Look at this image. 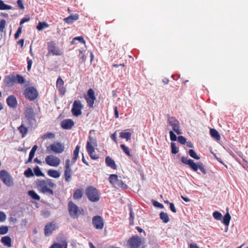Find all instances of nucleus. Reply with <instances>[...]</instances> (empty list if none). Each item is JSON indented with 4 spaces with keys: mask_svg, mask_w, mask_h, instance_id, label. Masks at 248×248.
<instances>
[{
    "mask_svg": "<svg viewBox=\"0 0 248 248\" xmlns=\"http://www.w3.org/2000/svg\"><path fill=\"white\" fill-rule=\"evenodd\" d=\"M177 139L176 135L171 131V141H176Z\"/></svg>",
    "mask_w": 248,
    "mask_h": 248,
    "instance_id": "obj_58",
    "label": "nucleus"
},
{
    "mask_svg": "<svg viewBox=\"0 0 248 248\" xmlns=\"http://www.w3.org/2000/svg\"><path fill=\"white\" fill-rule=\"evenodd\" d=\"M57 228V224L54 222H49L45 226L44 233L46 236H50L53 232Z\"/></svg>",
    "mask_w": 248,
    "mask_h": 248,
    "instance_id": "obj_15",
    "label": "nucleus"
},
{
    "mask_svg": "<svg viewBox=\"0 0 248 248\" xmlns=\"http://www.w3.org/2000/svg\"><path fill=\"white\" fill-rule=\"evenodd\" d=\"M105 162L107 166L111 168L112 169L115 170L117 169V165L115 161L109 156H108L105 158Z\"/></svg>",
    "mask_w": 248,
    "mask_h": 248,
    "instance_id": "obj_23",
    "label": "nucleus"
},
{
    "mask_svg": "<svg viewBox=\"0 0 248 248\" xmlns=\"http://www.w3.org/2000/svg\"><path fill=\"white\" fill-rule=\"evenodd\" d=\"M83 108V106L81 104L79 100H75L74 102L73 107L72 108V113L75 116L78 117L82 113L81 109Z\"/></svg>",
    "mask_w": 248,
    "mask_h": 248,
    "instance_id": "obj_9",
    "label": "nucleus"
},
{
    "mask_svg": "<svg viewBox=\"0 0 248 248\" xmlns=\"http://www.w3.org/2000/svg\"><path fill=\"white\" fill-rule=\"evenodd\" d=\"M88 106L89 108H93L96 97L94 95V91L90 88L87 91V96L85 97Z\"/></svg>",
    "mask_w": 248,
    "mask_h": 248,
    "instance_id": "obj_12",
    "label": "nucleus"
},
{
    "mask_svg": "<svg viewBox=\"0 0 248 248\" xmlns=\"http://www.w3.org/2000/svg\"><path fill=\"white\" fill-rule=\"evenodd\" d=\"M92 223L94 227L97 230H101L104 227L103 218L99 216H95L93 217Z\"/></svg>",
    "mask_w": 248,
    "mask_h": 248,
    "instance_id": "obj_14",
    "label": "nucleus"
},
{
    "mask_svg": "<svg viewBox=\"0 0 248 248\" xmlns=\"http://www.w3.org/2000/svg\"><path fill=\"white\" fill-rule=\"evenodd\" d=\"M74 125V122L71 119H65L61 122V127L64 129H70Z\"/></svg>",
    "mask_w": 248,
    "mask_h": 248,
    "instance_id": "obj_20",
    "label": "nucleus"
},
{
    "mask_svg": "<svg viewBox=\"0 0 248 248\" xmlns=\"http://www.w3.org/2000/svg\"><path fill=\"white\" fill-rule=\"evenodd\" d=\"M12 9V7L11 6L5 4L2 0H0V10H11Z\"/></svg>",
    "mask_w": 248,
    "mask_h": 248,
    "instance_id": "obj_35",
    "label": "nucleus"
},
{
    "mask_svg": "<svg viewBox=\"0 0 248 248\" xmlns=\"http://www.w3.org/2000/svg\"><path fill=\"white\" fill-rule=\"evenodd\" d=\"M80 146L79 145H77L73 152V157L72 160V163L75 164L77 161V158L78 156V153L79 151Z\"/></svg>",
    "mask_w": 248,
    "mask_h": 248,
    "instance_id": "obj_30",
    "label": "nucleus"
},
{
    "mask_svg": "<svg viewBox=\"0 0 248 248\" xmlns=\"http://www.w3.org/2000/svg\"><path fill=\"white\" fill-rule=\"evenodd\" d=\"M119 180V179L116 174H110L109 176V181L114 187H115L117 183H118Z\"/></svg>",
    "mask_w": 248,
    "mask_h": 248,
    "instance_id": "obj_25",
    "label": "nucleus"
},
{
    "mask_svg": "<svg viewBox=\"0 0 248 248\" xmlns=\"http://www.w3.org/2000/svg\"><path fill=\"white\" fill-rule=\"evenodd\" d=\"M171 126H172V129L177 134L180 135L182 134L181 131L180 129L179 122L176 119H173L172 118Z\"/></svg>",
    "mask_w": 248,
    "mask_h": 248,
    "instance_id": "obj_22",
    "label": "nucleus"
},
{
    "mask_svg": "<svg viewBox=\"0 0 248 248\" xmlns=\"http://www.w3.org/2000/svg\"><path fill=\"white\" fill-rule=\"evenodd\" d=\"M0 179L2 182L7 186L10 187L14 185V181L12 177L8 172L3 170L0 171Z\"/></svg>",
    "mask_w": 248,
    "mask_h": 248,
    "instance_id": "obj_6",
    "label": "nucleus"
},
{
    "mask_svg": "<svg viewBox=\"0 0 248 248\" xmlns=\"http://www.w3.org/2000/svg\"><path fill=\"white\" fill-rule=\"evenodd\" d=\"M189 155L192 158L199 160L200 159V157L197 155L195 151L193 149H190L188 151Z\"/></svg>",
    "mask_w": 248,
    "mask_h": 248,
    "instance_id": "obj_43",
    "label": "nucleus"
},
{
    "mask_svg": "<svg viewBox=\"0 0 248 248\" xmlns=\"http://www.w3.org/2000/svg\"><path fill=\"white\" fill-rule=\"evenodd\" d=\"M16 83L20 84H23L25 83V79L24 78L20 75H16Z\"/></svg>",
    "mask_w": 248,
    "mask_h": 248,
    "instance_id": "obj_37",
    "label": "nucleus"
},
{
    "mask_svg": "<svg viewBox=\"0 0 248 248\" xmlns=\"http://www.w3.org/2000/svg\"><path fill=\"white\" fill-rule=\"evenodd\" d=\"M86 149L90 157L93 160H96L99 158L98 155L95 153V150L93 146L91 145L89 142L86 145Z\"/></svg>",
    "mask_w": 248,
    "mask_h": 248,
    "instance_id": "obj_18",
    "label": "nucleus"
},
{
    "mask_svg": "<svg viewBox=\"0 0 248 248\" xmlns=\"http://www.w3.org/2000/svg\"><path fill=\"white\" fill-rule=\"evenodd\" d=\"M120 147L123 152L128 156H132V155L130 154L129 150L124 144H121Z\"/></svg>",
    "mask_w": 248,
    "mask_h": 248,
    "instance_id": "obj_41",
    "label": "nucleus"
},
{
    "mask_svg": "<svg viewBox=\"0 0 248 248\" xmlns=\"http://www.w3.org/2000/svg\"><path fill=\"white\" fill-rule=\"evenodd\" d=\"M160 217L164 223H167L169 221V217L168 214L163 212L160 213Z\"/></svg>",
    "mask_w": 248,
    "mask_h": 248,
    "instance_id": "obj_39",
    "label": "nucleus"
},
{
    "mask_svg": "<svg viewBox=\"0 0 248 248\" xmlns=\"http://www.w3.org/2000/svg\"><path fill=\"white\" fill-rule=\"evenodd\" d=\"M47 174L48 175V176H49L50 177L54 178H58L61 175V173L60 172H59L58 171H57L56 170H52V169L49 170L47 171Z\"/></svg>",
    "mask_w": 248,
    "mask_h": 248,
    "instance_id": "obj_26",
    "label": "nucleus"
},
{
    "mask_svg": "<svg viewBox=\"0 0 248 248\" xmlns=\"http://www.w3.org/2000/svg\"><path fill=\"white\" fill-rule=\"evenodd\" d=\"M117 187L123 188H127V186L125 183H124L122 180L119 179L118 183H117L115 186V187Z\"/></svg>",
    "mask_w": 248,
    "mask_h": 248,
    "instance_id": "obj_45",
    "label": "nucleus"
},
{
    "mask_svg": "<svg viewBox=\"0 0 248 248\" xmlns=\"http://www.w3.org/2000/svg\"><path fill=\"white\" fill-rule=\"evenodd\" d=\"M37 148H38L37 145H34L32 147V149H31V151L30 152L29 155H31V156H34V155H35V153Z\"/></svg>",
    "mask_w": 248,
    "mask_h": 248,
    "instance_id": "obj_52",
    "label": "nucleus"
},
{
    "mask_svg": "<svg viewBox=\"0 0 248 248\" xmlns=\"http://www.w3.org/2000/svg\"><path fill=\"white\" fill-rule=\"evenodd\" d=\"M210 133L211 137L216 140H220V136L219 134V133L216 129L214 128L210 129Z\"/></svg>",
    "mask_w": 248,
    "mask_h": 248,
    "instance_id": "obj_29",
    "label": "nucleus"
},
{
    "mask_svg": "<svg viewBox=\"0 0 248 248\" xmlns=\"http://www.w3.org/2000/svg\"><path fill=\"white\" fill-rule=\"evenodd\" d=\"M86 195L88 199L92 202H96L100 199L98 190L92 186H89L86 189Z\"/></svg>",
    "mask_w": 248,
    "mask_h": 248,
    "instance_id": "obj_5",
    "label": "nucleus"
},
{
    "mask_svg": "<svg viewBox=\"0 0 248 248\" xmlns=\"http://www.w3.org/2000/svg\"><path fill=\"white\" fill-rule=\"evenodd\" d=\"M18 130L22 134V138L25 137L28 131V128L25 126V124L23 123H22L21 125L18 127Z\"/></svg>",
    "mask_w": 248,
    "mask_h": 248,
    "instance_id": "obj_28",
    "label": "nucleus"
},
{
    "mask_svg": "<svg viewBox=\"0 0 248 248\" xmlns=\"http://www.w3.org/2000/svg\"><path fill=\"white\" fill-rule=\"evenodd\" d=\"M82 195L83 193L81 190L77 189L74 193L73 198L75 200H79L82 198Z\"/></svg>",
    "mask_w": 248,
    "mask_h": 248,
    "instance_id": "obj_32",
    "label": "nucleus"
},
{
    "mask_svg": "<svg viewBox=\"0 0 248 248\" xmlns=\"http://www.w3.org/2000/svg\"><path fill=\"white\" fill-rule=\"evenodd\" d=\"M82 162L85 164H86V165L87 166H89V164L88 163V162L86 160V159H85L84 158V155L83 154H82Z\"/></svg>",
    "mask_w": 248,
    "mask_h": 248,
    "instance_id": "obj_63",
    "label": "nucleus"
},
{
    "mask_svg": "<svg viewBox=\"0 0 248 248\" xmlns=\"http://www.w3.org/2000/svg\"><path fill=\"white\" fill-rule=\"evenodd\" d=\"M6 214L3 212L0 211V222H4L6 220Z\"/></svg>",
    "mask_w": 248,
    "mask_h": 248,
    "instance_id": "obj_51",
    "label": "nucleus"
},
{
    "mask_svg": "<svg viewBox=\"0 0 248 248\" xmlns=\"http://www.w3.org/2000/svg\"><path fill=\"white\" fill-rule=\"evenodd\" d=\"M179 152L178 148L175 146L174 143H171V153L176 154Z\"/></svg>",
    "mask_w": 248,
    "mask_h": 248,
    "instance_id": "obj_49",
    "label": "nucleus"
},
{
    "mask_svg": "<svg viewBox=\"0 0 248 248\" xmlns=\"http://www.w3.org/2000/svg\"><path fill=\"white\" fill-rule=\"evenodd\" d=\"M49 25L46 22H39L36 26V29L38 31H42L48 28Z\"/></svg>",
    "mask_w": 248,
    "mask_h": 248,
    "instance_id": "obj_31",
    "label": "nucleus"
},
{
    "mask_svg": "<svg viewBox=\"0 0 248 248\" xmlns=\"http://www.w3.org/2000/svg\"><path fill=\"white\" fill-rule=\"evenodd\" d=\"M4 82L7 86H12L15 83H16V74L13 73L12 74L6 76L4 79Z\"/></svg>",
    "mask_w": 248,
    "mask_h": 248,
    "instance_id": "obj_19",
    "label": "nucleus"
},
{
    "mask_svg": "<svg viewBox=\"0 0 248 248\" xmlns=\"http://www.w3.org/2000/svg\"><path fill=\"white\" fill-rule=\"evenodd\" d=\"M131 136V133L130 132H121L120 134V137L126 139L127 141L130 139Z\"/></svg>",
    "mask_w": 248,
    "mask_h": 248,
    "instance_id": "obj_36",
    "label": "nucleus"
},
{
    "mask_svg": "<svg viewBox=\"0 0 248 248\" xmlns=\"http://www.w3.org/2000/svg\"><path fill=\"white\" fill-rule=\"evenodd\" d=\"M213 216L215 219L217 220H221L222 217V214L218 211H215L213 214Z\"/></svg>",
    "mask_w": 248,
    "mask_h": 248,
    "instance_id": "obj_46",
    "label": "nucleus"
},
{
    "mask_svg": "<svg viewBox=\"0 0 248 248\" xmlns=\"http://www.w3.org/2000/svg\"><path fill=\"white\" fill-rule=\"evenodd\" d=\"M35 185L39 192L49 196L54 195V191L51 189L56 186V184L49 178L45 180L38 179L35 181Z\"/></svg>",
    "mask_w": 248,
    "mask_h": 248,
    "instance_id": "obj_1",
    "label": "nucleus"
},
{
    "mask_svg": "<svg viewBox=\"0 0 248 248\" xmlns=\"http://www.w3.org/2000/svg\"><path fill=\"white\" fill-rule=\"evenodd\" d=\"M45 161L48 165L52 167H57L61 162L59 157L53 155L46 156L45 158Z\"/></svg>",
    "mask_w": 248,
    "mask_h": 248,
    "instance_id": "obj_11",
    "label": "nucleus"
},
{
    "mask_svg": "<svg viewBox=\"0 0 248 248\" xmlns=\"http://www.w3.org/2000/svg\"><path fill=\"white\" fill-rule=\"evenodd\" d=\"M181 198L184 201H185L186 202H188L190 201V200L188 198L186 197H184L183 196H181Z\"/></svg>",
    "mask_w": 248,
    "mask_h": 248,
    "instance_id": "obj_62",
    "label": "nucleus"
},
{
    "mask_svg": "<svg viewBox=\"0 0 248 248\" xmlns=\"http://www.w3.org/2000/svg\"><path fill=\"white\" fill-rule=\"evenodd\" d=\"M181 161L183 163L188 165L189 168L194 171H197L199 169L204 174L207 173L204 166L202 162L196 163L193 160L184 156L181 157Z\"/></svg>",
    "mask_w": 248,
    "mask_h": 248,
    "instance_id": "obj_2",
    "label": "nucleus"
},
{
    "mask_svg": "<svg viewBox=\"0 0 248 248\" xmlns=\"http://www.w3.org/2000/svg\"><path fill=\"white\" fill-rule=\"evenodd\" d=\"M28 194L33 200L39 201L40 199V197L34 190L29 191Z\"/></svg>",
    "mask_w": 248,
    "mask_h": 248,
    "instance_id": "obj_33",
    "label": "nucleus"
},
{
    "mask_svg": "<svg viewBox=\"0 0 248 248\" xmlns=\"http://www.w3.org/2000/svg\"><path fill=\"white\" fill-rule=\"evenodd\" d=\"M34 175L35 174L37 176H45V174L43 173L39 166H36L33 170Z\"/></svg>",
    "mask_w": 248,
    "mask_h": 248,
    "instance_id": "obj_34",
    "label": "nucleus"
},
{
    "mask_svg": "<svg viewBox=\"0 0 248 248\" xmlns=\"http://www.w3.org/2000/svg\"><path fill=\"white\" fill-rule=\"evenodd\" d=\"M141 244V238L137 235L132 236L127 241V244L131 248H139Z\"/></svg>",
    "mask_w": 248,
    "mask_h": 248,
    "instance_id": "obj_8",
    "label": "nucleus"
},
{
    "mask_svg": "<svg viewBox=\"0 0 248 248\" xmlns=\"http://www.w3.org/2000/svg\"><path fill=\"white\" fill-rule=\"evenodd\" d=\"M152 203L153 205L155 207L159 208H163L164 207V206L162 203L158 202L156 201L152 200Z\"/></svg>",
    "mask_w": 248,
    "mask_h": 248,
    "instance_id": "obj_48",
    "label": "nucleus"
},
{
    "mask_svg": "<svg viewBox=\"0 0 248 248\" xmlns=\"http://www.w3.org/2000/svg\"><path fill=\"white\" fill-rule=\"evenodd\" d=\"M50 248H62V246L59 243H55L50 247Z\"/></svg>",
    "mask_w": 248,
    "mask_h": 248,
    "instance_id": "obj_56",
    "label": "nucleus"
},
{
    "mask_svg": "<svg viewBox=\"0 0 248 248\" xmlns=\"http://www.w3.org/2000/svg\"><path fill=\"white\" fill-rule=\"evenodd\" d=\"M114 115H115V118H118L119 117V112L117 110V107H114Z\"/></svg>",
    "mask_w": 248,
    "mask_h": 248,
    "instance_id": "obj_59",
    "label": "nucleus"
},
{
    "mask_svg": "<svg viewBox=\"0 0 248 248\" xmlns=\"http://www.w3.org/2000/svg\"><path fill=\"white\" fill-rule=\"evenodd\" d=\"M79 18L78 14L71 15L64 19V21L68 24H71L74 21L77 20Z\"/></svg>",
    "mask_w": 248,
    "mask_h": 248,
    "instance_id": "obj_24",
    "label": "nucleus"
},
{
    "mask_svg": "<svg viewBox=\"0 0 248 248\" xmlns=\"http://www.w3.org/2000/svg\"><path fill=\"white\" fill-rule=\"evenodd\" d=\"M178 140L181 144L184 145L186 143V139L182 136H179L178 137Z\"/></svg>",
    "mask_w": 248,
    "mask_h": 248,
    "instance_id": "obj_50",
    "label": "nucleus"
},
{
    "mask_svg": "<svg viewBox=\"0 0 248 248\" xmlns=\"http://www.w3.org/2000/svg\"><path fill=\"white\" fill-rule=\"evenodd\" d=\"M68 209L70 216L73 218H77L79 215H84V210L83 208L79 209L73 202L70 201L68 203Z\"/></svg>",
    "mask_w": 248,
    "mask_h": 248,
    "instance_id": "obj_3",
    "label": "nucleus"
},
{
    "mask_svg": "<svg viewBox=\"0 0 248 248\" xmlns=\"http://www.w3.org/2000/svg\"><path fill=\"white\" fill-rule=\"evenodd\" d=\"M24 175L27 178H30L34 176V173L31 168H28L24 172Z\"/></svg>",
    "mask_w": 248,
    "mask_h": 248,
    "instance_id": "obj_40",
    "label": "nucleus"
},
{
    "mask_svg": "<svg viewBox=\"0 0 248 248\" xmlns=\"http://www.w3.org/2000/svg\"><path fill=\"white\" fill-rule=\"evenodd\" d=\"M33 157H34L33 156H31V155H29V157L28 160L25 162V164H27L28 163L31 162Z\"/></svg>",
    "mask_w": 248,
    "mask_h": 248,
    "instance_id": "obj_60",
    "label": "nucleus"
},
{
    "mask_svg": "<svg viewBox=\"0 0 248 248\" xmlns=\"http://www.w3.org/2000/svg\"><path fill=\"white\" fill-rule=\"evenodd\" d=\"M24 40L23 39H22L21 40H20L18 42V44L20 45L21 46V47L23 46V44H24Z\"/></svg>",
    "mask_w": 248,
    "mask_h": 248,
    "instance_id": "obj_64",
    "label": "nucleus"
},
{
    "mask_svg": "<svg viewBox=\"0 0 248 248\" xmlns=\"http://www.w3.org/2000/svg\"><path fill=\"white\" fill-rule=\"evenodd\" d=\"M7 105L12 108H16L17 105V102L16 97L13 95L9 96L7 99Z\"/></svg>",
    "mask_w": 248,
    "mask_h": 248,
    "instance_id": "obj_21",
    "label": "nucleus"
},
{
    "mask_svg": "<svg viewBox=\"0 0 248 248\" xmlns=\"http://www.w3.org/2000/svg\"><path fill=\"white\" fill-rule=\"evenodd\" d=\"M89 140L87 141V144L89 142L91 145L97 146V143L96 139L95 138H93L92 136H89Z\"/></svg>",
    "mask_w": 248,
    "mask_h": 248,
    "instance_id": "obj_42",
    "label": "nucleus"
},
{
    "mask_svg": "<svg viewBox=\"0 0 248 248\" xmlns=\"http://www.w3.org/2000/svg\"><path fill=\"white\" fill-rule=\"evenodd\" d=\"M70 160L67 159L65 161V170L64 172V179L65 181L69 182L70 181L72 175V170L70 167Z\"/></svg>",
    "mask_w": 248,
    "mask_h": 248,
    "instance_id": "obj_16",
    "label": "nucleus"
},
{
    "mask_svg": "<svg viewBox=\"0 0 248 248\" xmlns=\"http://www.w3.org/2000/svg\"><path fill=\"white\" fill-rule=\"evenodd\" d=\"M26 120L25 123L29 127H33L35 125L36 119L34 109L32 108H27L25 112Z\"/></svg>",
    "mask_w": 248,
    "mask_h": 248,
    "instance_id": "obj_4",
    "label": "nucleus"
},
{
    "mask_svg": "<svg viewBox=\"0 0 248 248\" xmlns=\"http://www.w3.org/2000/svg\"><path fill=\"white\" fill-rule=\"evenodd\" d=\"M48 149L56 154H60L64 151L65 147L63 143L59 142H55L50 144L49 147L47 148V150Z\"/></svg>",
    "mask_w": 248,
    "mask_h": 248,
    "instance_id": "obj_10",
    "label": "nucleus"
},
{
    "mask_svg": "<svg viewBox=\"0 0 248 248\" xmlns=\"http://www.w3.org/2000/svg\"><path fill=\"white\" fill-rule=\"evenodd\" d=\"M47 49L49 53L53 55L60 56L62 54L59 47L56 46L55 43L53 41L47 43Z\"/></svg>",
    "mask_w": 248,
    "mask_h": 248,
    "instance_id": "obj_13",
    "label": "nucleus"
},
{
    "mask_svg": "<svg viewBox=\"0 0 248 248\" xmlns=\"http://www.w3.org/2000/svg\"><path fill=\"white\" fill-rule=\"evenodd\" d=\"M189 247H190V248H200L199 247H198L197 245L195 243L191 244L190 245Z\"/></svg>",
    "mask_w": 248,
    "mask_h": 248,
    "instance_id": "obj_61",
    "label": "nucleus"
},
{
    "mask_svg": "<svg viewBox=\"0 0 248 248\" xmlns=\"http://www.w3.org/2000/svg\"><path fill=\"white\" fill-rule=\"evenodd\" d=\"M231 218V217L229 213L226 214L223 217V223L227 226H228Z\"/></svg>",
    "mask_w": 248,
    "mask_h": 248,
    "instance_id": "obj_38",
    "label": "nucleus"
},
{
    "mask_svg": "<svg viewBox=\"0 0 248 248\" xmlns=\"http://www.w3.org/2000/svg\"><path fill=\"white\" fill-rule=\"evenodd\" d=\"M74 40L78 41L81 43L85 44V41L82 36H78L74 38Z\"/></svg>",
    "mask_w": 248,
    "mask_h": 248,
    "instance_id": "obj_55",
    "label": "nucleus"
},
{
    "mask_svg": "<svg viewBox=\"0 0 248 248\" xmlns=\"http://www.w3.org/2000/svg\"><path fill=\"white\" fill-rule=\"evenodd\" d=\"M6 21L5 20H1L0 22V32H2L5 27Z\"/></svg>",
    "mask_w": 248,
    "mask_h": 248,
    "instance_id": "obj_53",
    "label": "nucleus"
},
{
    "mask_svg": "<svg viewBox=\"0 0 248 248\" xmlns=\"http://www.w3.org/2000/svg\"><path fill=\"white\" fill-rule=\"evenodd\" d=\"M64 81L61 77H59L56 81V87L58 89L60 94L63 95L66 92V89L63 86Z\"/></svg>",
    "mask_w": 248,
    "mask_h": 248,
    "instance_id": "obj_17",
    "label": "nucleus"
},
{
    "mask_svg": "<svg viewBox=\"0 0 248 248\" xmlns=\"http://www.w3.org/2000/svg\"><path fill=\"white\" fill-rule=\"evenodd\" d=\"M8 227L7 226H0V234L4 235L6 234L8 232Z\"/></svg>",
    "mask_w": 248,
    "mask_h": 248,
    "instance_id": "obj_44",
    "label": "nucleus"
},
{
    "mask_svg": "<svg viewBox=\"0 0 248 248\" xmlns=\"http://www.w3.org/2000/svg\"><path fill=\"white\" fill-rule=\"evenodd\" d=\"M24 95L26 98L30 101L34 100L38 96L37 90L33 87L27 88L24 91Z\"/></svg>",
    "mask_w": 248,
    "mask_h": 248,
    "instance_id": "obj_7",
    "label": "nucleus"
},
{
    "mask_svg": "<svg viewBox=\"0 0 248 248\" xmlns=\"http://www.w3.org/2000/svg\"><path fill=\"white\" fill-rule=\"evenodd\" d=\"M1 242L6 246L11 247V238L8 236H5L1 238Z\"/></svg>",
    "mask_w": 248,
    "mask_h": 248,
    "instance_id": "obj_27",
    "label": "nucleus"
},
{
    "mask_svg": "<svg viewBox=\"0 0 248 248\" xmlns=\"http://www.w3.org/2000/svg\"><path fill=\"white\" fill-rule=\"evenodd\" d=\"M17 3L18 7L20 9H21V10L24 9L25 7H24V4L23 3L22 0H17Z\"/></svg>",
    "mask_w": 248,
    "mask_h": 248,
    "instance_id": "obj_54",
    "label": "nucleus"
},
{
    "mask_svg": "<svg viewBox=\"0 0 248 248\" xmlns=\"http://www.w3.org/2000/svg\"><path fill=\"white\" fill-rule=\"evenodd\" d=\"M111 139L116 143H117L116 132L112 134L111 136Z\"/></svg>",
    "mask_w": 248,
    "mask_h": 248,
    "instance_id": "obj_57",
    "label": "nucleus"
},
{
    "mask_svg": "<svg viewBox=\"0 0 248 248\" xmlns=\"http://www.w3.org/2000/svg\"><path fill=\"white\" fill-rule=\"evenodd\" d=\"M55 137V134L52 132H48L45 134H44L42 138L44 139H53Z\"/></svg>",
    "mask_w": 248,
    "mask_h": 248,
    "instance_id": "obj_47",
    "label": "nucleus"
}]
</instances>
